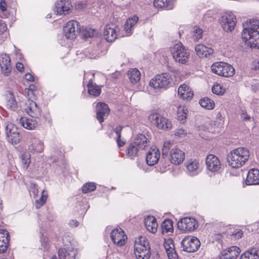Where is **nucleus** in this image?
Here are the masks:
<instances>
[{
    "instance_id": "nucleus-1",
    "label": "nucleus",
    "mask_w": 259,
    "mask_h": 259,
    "mask_svg": "<svg viewBox=\"0 0 259 259\" xmlns=\"http://www.w3.org/2000/svg\"><path fill=\"white\" fill-rule=\"evenodd\" d=\"M242 38L250 48L259 49V21L249 20L243 23Z\"/></svg>"
},
{
    "instance_id": "nucleus-2",
    "label": "nucleus",
    "mask_w": 259,
    "mask_h": 259,
    "mask_svg": "<svg viewBox=\"0 0 259 259\" xmlns=\"http://www.w3.org/2000/svg\"><path fill=\"white\" fill-rule=\"evenodd\" d=\"M249 151L247 148L239 147L230 152L227 157V162L230 166L238 168L242 166L248 161Z\"/></svg>"
},
{
    "instance_id": "nucleus-3",
    "label": "nucleus",
    "mask_w": 259,
    "mask_h": 259,
    "mask_svg": "<svg viewBox=\"0 0 259 259\" xmlns=\"http://www.w3.org/2000/svg\"><path fill=\"white\" fill-rule=\"evenodd\" d=\"M135 254L137 259H149L151 255L149 242L145 237H140L135 243Z\"/></svg>"
},
{
    "instance_id": "nucleus-4",
    "label": "nucleus",
    "mask_w": 259,
    "mask_h": 259,
    "mask_svg": "<svg viewBox=\"0 0 259 259\" xmlns=\"http://www.w3.org/2000/svg\"><path fill=\"white\" fill-rule=\"evenodd\" d=\"M171 53L175 61L181 64H185L189 60L190 52L181 42L176 44L171 49Z\"/></svg>"
},
{
    "instance_id": "nucleus-5",
    "label": "nucleus",
    "mask_w": 259,
    "mask_h": 259,
    "mask_svg": "<svg viewBox=\"0 0 259 259\" xmlns=\"http://www.w3.org/2000/svg\"><path fill=\"white\" fill-rule=\"evenodd\" d=\"M211 69L214 73L225 77L233 76L235 72V70L232 65L224 62L213 63Z\"/></svg>"
},
{
    "instance_id": "nucleus-6",
    "label": "nucleus",
    "mask_w": 259,
    "mask_h": 259,
    "mask_svg": "<svg viewBox=\"0 0 259 259\" xmlns=\"http://www.w3.org/2000/svg\"><path fill=\"white\" fill-rule=\"evenodd\" d=\"M172 82L171 76L168 73L158 74L151 79L149 85L154 89L166 90Z\"/></svg>"
},
{
    "instance_id": "nucleus-7",
    "label": "nucleus",
    "mask_w": 259,
    "mask_h": 259,
    "mask_svg": "<svg viewBox=\"0 0 259 259\" xmlns=\"http://www.w3.org/2000/svg\"><path fill=\"white\" fill-rule=\"evenodd\" d=\"M200 242L199 239L192 236H188L184 238L181 242V248L183 251L188 252H194L200 247Z\"/></svg>"
},
{
    "instance_id": "nucleus-8",
    "label": "nucleus",
    "mask_w": 259,
    "mask_h": 259,
    "mask_svg": "<svg viewBox=\"0 0 259 259\" xmlns=\"http://www.w3.org/2000/svg\"><path fill=\"white\" fill-rule=\"evenodd\" d=\"M149 119L159 129L168 130L172 127L171 121L158 113L151 114L149 116Z\"/></svg>"
},
{
    "instance_id": "nucleus-9",
    "label": "nucleus",
    "mask_w": 259,
    "mask_h": 259,
    "mask_svg": "<svg viewBox=\"0 0 259 259\" xmlns=\"http://www.w3.org/2000/svg\"><path fill=\"white\" fill-rule=\"evenodd\" d=\"M220 23L225 31H231L236 25V17L232 12L226 13L220 18Z\"/></svg>"
},
{
    "instance_id": "nucleus-10",
    "label": "nucleus",
    "mask_w": 259,
    "mask_h": 259,
    "mask_svg": "<svg viewBox=\"0 0 259 259\" xmlns=\"http://www.w3.org/2000/svg\"><path fill=\"white\" fill-rule=\"evenodd\" d=\"M79 23L76 21H69L63 28V33L68 39H75L79 32Z\"/></svg>"
},
{
    "instance_id": "nucleus-11",
    "label": "nucleus",
    "mask_w": 259,
    "mask_h": 259,
    "mask_svg": "<svg viewBox=\"0 0 259 259\" xmlns=\"http://www.w3.org/2000/svg\"><path fill=\"white\" fill-rule=\"evenodd\" d=\"M178 228L185 232H191L197 228L198 223L193 218L186 217L178 222Z\"/></svg>"
},
{
    "instance_id": "nucleus-12",
    "label": "nucleus",
    "mask_w": 259,
    "mask_h": 259,
    "mask_svg": "<svg viewBox=\"0 0 259 259\" xmlns=\"http://www.w3.org/2000/svg\"><path fill=\"white\" fill-rule=\"evenodd\" d=\"M25 111L31 117L36 119H38L41 115V110L36 102L29 98L25 102Z\"/></svg>"
},
{
    "instance_id": "nucleus-13",
    "label": "nucleus",
    "mask_w": 259,
    "mask_h": 259,
    "mask_svg": "<svg viewBox=\"0 0 259 259\" xmlns=\"http://www.w3.org/2000/svg\"><path fill=\"white\" fill-rule=\"evenodd\" d=\"M110 237L113 243L118 246H123L127 239V237L121 228L113 230L110 233Z\"/></svg>"
},
{
    "instance_id": "nucleus-14",
    "label": "nucleus",
    "mask_w": 259,
    "mask_h": 259,
    "mask_svg": "<svg viewBox=\"0 0 259 259\" xmlns=\"http://www.w3.org/2000/svg\"><path fill=\"white\" fill-rule=\"evenodd\" d=\"M72 7L68 0H60L55 4L54 12L57 15H65L69 14Z\"/></svg>"
},
{
    "instance_id": "nucleus-15",
    "label": "nucleus",
    "mask_w": 259,
    "mask_h": 259,
    "mask_svg": "<svg viewBox=\"0 0 259 259\" xmlns=\"http://www.w3.org/2000/svg\"><path fill=\"white\" fill-rule=\"evenodd\" d=\"M119 28L114 24H107L104 28V36L108 42L113 41L118 35Z\"/></svg>"
},
{
    "instance_id": "nucleus-16",
    "label": "nucleus",
    "mask_w": 259,
    "mask_h": 259,
    "mask_svg": "<svg viewBox=\"0 0 259 259\" xmlns=\"http://www.w3.org/2000/svg\"><path fill=\"white\" fill-rule=\"evenodd\" d=\"M159 150L156 146L151 147L146 154V160L148 165L153 166L156 164L159 158Z\"/></svg>"
},
{
    "instance_id": "nucleus-17",
    "label": "nucleus",
    "mask_w": 259,
    "mask_h": 259,
    "mask_svg": "<svg viewBox=\"0 0 259 259\" xmlns=\"http://www.w3.org/2000/svg\"><path fill=\"white\" fill-rule=\"evenodd\" d=\"M44 143L37 138L31 137L28 144V151L29 153H38L43 151Z\"/></svg>"
},
{
    "instance_id": "nucleus-18",
    "label": "nucleus",
    "mask_w": 259,
    "mask_h": 259,
    "mask_svg": "<svg viewBox=\"0 0 259 259\" xmlns=\"http://www.w3.org/2000/svg\"><path fill=\"white\" fill-rule=\"evenodd\" d=\"M169 160L175 165L181 164L185 158V153L178 148H172L170 151Z\"/></svg>"
},
{
    "instance_id": "nucleus-19",
    "label": "nucleus",
    "mask_w": 259,
    "mask_h": 259,
    "mask_svg": "<svg viewBox=\"0 0 259 259\" xmlns=\"http://www.w3.org/2000/svg\"><path fill=\"white\" fill-rule=\"evenodd\" d=\"M110 109L108 105L104 103H98L96 105V117L99 122H103L109 115Z\"/></svg>"
},
{
    "instance_id": "nucleus-20",
    "label": "nucleus",
    "mask_w": 259,
    "mask_h": 259,
    "mask_svg": "<svg viewBox=\"0 0 259 259\" xmlns=\"http://www.w3.org/2000/svg\"><path fill=\"white\" fill-rule=\"evenodd\" d=\"M6 134L9 142L17 144L19 142V133L12 124H8L6 126Z\"/></svg>"
},
{
    "instance_id": "nucleus-21",
    "label": "nucleus",
    "mask_w": 259,
    "mask_h": 259,
    "mask_svg": "<svg viewBox=\"0 0 259 259\" xmlns=\"http://www.w3.org/2000/svg\"><path fill=\"white\" fill-rule=\"evenodd\" d=\"M240 249L236 246H232L224 250L219 255L220 259H236L239 255Z\"/></svg>"
},
{
    "instance_id": "nucleus-22",
    "label": "nucleus",
    "mask_w": 259,
    "mask_h": 259,
    "mask_svg": "<svg viewBox=\"0 0 259 259\" xmlns=\"http://www.w3.org/2000/svg\"><path fill=\"white\" fill-rule=\"evenodd\" d=\"M205 161L207 169L211 171H217L220 168V162L218 158L214 155H208L206 158Z\"/></svg>"
},
{
    "instance_id": "nucleus-23",
    "label": "nucleus",
    "mask_w": 259,
    "mask_h": 259,
    "mask_svg": "<svg viewBox=\"0 0 259 259\" xmlns=\"http://www.w3.org/2000/svg\"><path fill=\"white\" fill-rule=\"evenodd\" d=\"M0 66L3 73L7 76L11 71V59L9 55L2 54L0 56Z\"/></svg>"
},
{
    "instance_id": "nucleus-24",
    "label": "nucleus",
    "mask_w": 259,
    "mask_h": 259,
    "mask_svg": "<svg viewBox=\"0 0 259 259\" xmlns=\"http://www.w3.org/2000/svg\"><path fill=\"white\" fill-rule=\"evenodd\" d=\"M197 55L200 58H209L212 56L213 49L202 44H198L195 47Z\"/></svg>"
},
{
    "instance_id": "nucleus-25",
    "label": "nucleus",
    "mask_w": 259,
    "mask_h": 259,
    "mask_svg": "<svg viewBox=\"0 0 259 259\" xmlns=\"http://www.w3.org/2000/svg\"><path fill=\"white\" fill-rule=\"evenodd\" d=\"M76 252L72 248H60L58 250V258L54 256L52 259H75Z\"/></svg>"
},
{
    "instance_id": "nucleus-26",
    "label": "nucleus",
    "mask_w": 259,
    "mask_h": 259,
    "mask_svg": "<svg viewBox=\"0 0 259 259\" xmlns=\"http://www.w3.org/2000/svg\"><path fill=\"white\" fill-rule=\"evenodd\" d=\"M245 183L247 185H255L259 184V170L252 168L248 172Z\"/></svg>"
},
{
    "instance_id": "nucleus-27",
    "label": "nucleus",
    "mask_w": 259,
    "mask_h": 259,
    "mask_svg": "<svg viewBox=\"0 0 259 259\" xmlns=\"http://www.w3.org/2000/svg\"><path fill=\"white\" fill-rule=\"evenodd\" d=\"M9 240V232L6 230L0 229V253H3L7 251Z\"/></svg>"
},
{
    "instance_id": "nucleus-28",
    "label": "nucleus",
    "mask_w": 259,
    "mask_h": 259,
    "mask_svg": "<svg viewBox=\"0 0 259 259\" xmlns=\"http://www.w3.org/2000/svg\"><path fill=\"white\" fill-rule=\"evenodd\" d=\"M179 96L183 100H190L192 99L194 93L191 89L186 84H181L178 88Z\"/></svg>"
},
{
    "instance_id": "nucleus-29",
    "label": "nucleus",
    "mask_w": 259,
    "mask_h": 259,
    "mask_svg": "<svg viewBox=\"0 0 259 259\" xmlns=\"http://www.w3.org/2000/svg\"><path fill=\"white\" fill-rule=\"evenodd\" d=\"M186 168L188 174L191 176L197 175L201 171L200 163L196 160L191 159L189 160L187 163Z\"/></svg>"
},
{
    "instance_id": "nucleus-30",
    "label": "nucleus",
    "mask_w": 259,
    "mask_h": 259,
    "mask_svg": "<svg viewBox=\"0 0 259 259\" xmlns=\"http://www.w3.org/2000/svg\"><path fill=\"white\" fill-rule=\"evenodd\" d=\"M144 224L145 228L150 232L155 233L157 232L158 224L153 216L148 215L145 218Z\"/></svg>"
},
{
    "instance_id": "nucleus-31",
    "label": "nucleus",
    "mask_w": 259,
    "mask_h": 259,
    "mask_svg": "<svg viewBox=\"0 0 259 259\" xmlns=\"http://www.w3.org/2000/svg\"><path fill=\"white\" fill-rule=\"evenodd\" d=\"M38 123V119L33 118H28L25 117H22L19 119V123L24 128L32 130L37 125Z\"/></svg>"
},
{
    "instance_id": "nucleus-32",
    "label": "nucleus",
    "mask_w": 259,
    "mask_h": 259,
    "mask_svg": "<svg viewBox=\"0 0 259 259\" xmlns=\"http://www.w3.org/2000/svg\"><path fill=\"white\" fill-rule=\"evenodd\" d=\"M239 259H259V248L253 247L247 250Z\"/></svg>"
},
{
    "instance_id": "nucleus-33",
    "label": "nucleus",
    "mask_w": 259,
    "mask_h": 259,
    "mask_svg": "<svg viewBox=\"0 0 259 259\" xmlns=\"http://www.w3.org/2000/svg\"><path fill=\"white\" fill-rule=\"evenodd\" d=\"M153 5L155 8L166 10H171L174 7L172 0H154Z\"/></svg>"
},
{
    "instance_id": "nucleus-34",
    "label": "nucleus",
    "mask_w": 259,
    "mask_h": 259,
    "mask_svg": "<svg viewBox=\"0 0 259 259\" xmlns=\"http://www.w3.org/2000/svg\"><path fill=\"white\" fill-rule=\"evenodd\" d=\"M148 142H149L148 141ZM139 149H145L148 144L147 138L143 134L138 135L132 141Z\"/></svg>"
},
{
    "instance_id": "nucleus-35",
    "label": "nucleus",
    "mask_w": 259,
    "mask_h": 259,
    "mask_svg": "<svg viewBox=\"0 0 259 259\" xmlns=\"http://www.w3.org/2000/svg\"><path fill=\"white\" fill-rule=\"evenodd\" d=\"M88 89L89 94L94 97L98 96L101 93L100 88L93 83V78H90L88 84Z\"/></svg>"
},
{
    "instance_id": "nucleus-36",
    "label": "nucleus",
    "mask_w": 259,
    "mask_h": 259,
    "mask_svg": "<svg viewBox=\"0 0 259 259\" xmlns=\"http://www.w3.org/2000/svg\"><path fill=\"white\" fill-rule=\"evenodd\" d=\"M139 18L137 16H134L129 18L126 21L124 26V30L127 34L131 33L132 28L137 23Z\"/></svg>"
},
{
    "instance_id": "nucleus-37",
    "label": "nucleus",
    "mask_w": 259,
    "mask_h": 259,
    "mask_svg": "<svg viewBox=\"0 0 259 259\" xmlns=\"http://www.w3.org/2000/svg\"><path fill=\"white\" fill-rule=\"evenodd\" d=\"M161 233L164 234L172 232L174 230L172 221L169 219L164 220L161 225Z\"/></svg>"
},
{
    "instance_id": "nucleus-38",
    "label": "nucleus",
    "mask_w": 259,
    "mask_h": 259,
    "mask_svg": "<svg viewBox=\"0 0 259 259\" xmlns=\"http://www.w3.org/2000/svg\"><path fill=\"white\" fill-rule=\"evenodd\" d=\"M127 75L130 81L132 83H135L140 80L141 73L137 69L134 68L128 71Z\"/></svg>"
},
{
    "instance_id": "nucleus-39",
    "label": "nucleus",
    "mask_w": 259,
    "mask_h": 259,
    "mask_svg": "<svg viewBox=\"0 0 259 259\" xmlns=\"http://www.w3.org/2000/svg\"><path fill=\"white\" fill-rule=\"evenodd\" d=\"M199 103L202 107L207 110L213 109L215 105L214 102L207 97L201 99L199 100Z\"/></svg>"
},
{
    "instance_id": "nucleus-40",
    "label": "nucleus",
    "mask_w": 259,
    "mask_h": 259,
    "mask_svg": "<svg viewBox=\"0 0 259 259\" xmlns=\"http://www.w3.org/2000/svg\"><path fill=\"white\" fill-rule=\"evenodd\" d=\"M140 150L133 142H131L125 151L126 155L131 159H133L137 154V153Z\"/></svg>"
},
{
    "instance_id": "nucleus-41",
    "label": "nucleus",
    "mask_w": 259,
    "mask_h": 259,
    "mask_svg": "<svg viewBox=\"0 0 259 259\" xmlns=\"http://www.w3.org/2000/svg\"><path fill=\"white\" fill-rule=\"evenodd\" d=\"M8 98L6 103L7 108L12 111L16 110L17 109L18 105L14 95L11 92L9 94Z\"/></svg>"
},
{
    "instance_id": "nucleus-42",
    "label": "nucleus",
    "mask_w": 259,
    "mask_h": 259,
    "mask_svg": "<svg viewBox=\"0 0 259 259\" xmlns=\"http://www.w3.org/2000/svg\"><path fill=\"white\" fill-rule=\"evenodd\" d=\"M22 165L24 169H27L30 163L31 155L30 153L23 152L20 155Z\"/></svg>"
},
{
    "instance_id": "nucleus-43",
    "label": "nucleus",
    "mask_w": 259,
    "mask_h": 259,
    "mask_svg": "<svg viewBox=\"0 0 259 259\" xmlns=\"http://www.w3.org/2000/svg\"><path fill=\"white\" fill-rule=\"evenodd\" d=\"M188 111L183 106H179L177 107V117L178 120L184 121L186 119Z\"/></svg>"
},
{
    "instance_id": "nucleus-44",
    "label": "nucleus",
    "mask_w": 259,
    "mask_h": 259,
    "mask_svg": "<svg viewBox=\"0 0 259 259\" xmlns=\"http://www.w3.org/2000/svg\"><path fill=\"white\" fill-rule=\"evenodd\" d=\"M123 128L122 126H118L114 129V132L116 135V142L119 147H122L125 144V141L121 139V132Z\"/></svg>"
},
{
    "instance_id": "nucleus-45",
    "label": "nucleus",
    "mask_w": 259,
    "mask_h": 259,
    "mask_svg": "<svg viewBox=\"0 0 259 259\" xmlns=\"http://www.w3.org/2000/svg\"><path fill=\"white\" fill-rule=\"evenodd\" d=\"M96 188V186L95 183L89 182L83 185L82 187V191L84 193H88L94 191Z\"/></svg>"
},
{
    "instance_id": "nucleus-46",
    "label": "nucleus",
    "mask_w": 259,
    "mask_h": 259,
    "mask_svg": "<svg viewBox=\"0 0 259 259\" xmlns=\"http://www.w3.org/2000/svg\"><path fill=\"white\" fill-rule=\"evenodd\" d=\"M7 5L5 0H1L0 1V17L3 18L7 17L8 13L7 12Z\"/></svg>"
},
{
    "instance_id": "nucleus-47",
    "label": "nucleus",
    "mask_w": 259,
    "mask_h": 259,
    "mask_svg": "<svg viewBox=\"0 0 259 259\" xmlns=\"http://www.w3.org/2000/svg\"><path fill=\"white\" fill-rule=\"evenodd\" d=\"M212 92L213 94L218 95H223L225 92V89L222 85L215 84L212 88Z\"/></svg>"
},
{
    "instance_id": "nucleus-48",
    "label": "nucleus",
    "mask_w": 259,
    "mask_h": 259,
    "mask_svg": "<svg viewBox=\"0 0 259 259\" xmlns=\"http://www.w3.org/2000/svg\"><path fill=\"white\" fill-rule=\"evenodd\" d=\"M47 198V196L44 194V191H42L41 197L35 201L36 208L38 209L41 207L45 203Z\"/></svg>"
},
{
    "instance_id": "nucleus-49",
    "label": "nucleus",
    "mask_w": 259,
    "mask_h": 259,
    "mask_svg": "<svg viewBox=\"0 0 259 259\" xmlns=\"http://www.w3.org/2000/svg\"><path fill=\"white\" fill-rule=\"evenodd\" d=\"M202 32L203 30L199 28H194V30L193 32V38L194 40H198L199 39L202 38Z\"/></svg>"
},
{
    "instance_id": "nucleus-50",
    "label": "nucleus",
    "mask_w": 259,
    "mask_h": 259,
    "mask_svg": "<svg viewBox=\"0 0 259 259\" xmlns=\"http://www.w3.org/2000/svg\"><path fill=\"white\" fill-rule=\"evenodd\" d=\"M164 246L166 252H167L175 247L174 241L171 239H168L164 241Z\"/></svg>"
},
{
    "instance_id": "nucleus-51",
    "label": "nucleus",
    "mask_w": 259,
    "mask_h": 259,
    "mask_svg": "<svg viewBox=\"0 0 259 259\" xmlns=\"http://www.w3.org/2000/svg\"><path fill=\"white\" fill-rule=\"evenodd\" d=\"M171 147V143L169 141L164 142L162 148V155L167 156Z\"/></svg>"
},
{
    "instance_id": "nucleus-52",
    "label": "nucleus",
    "mask_w": 259,
    "mask_h": 259,
    "mask_svg": "<svg viewBox=\"0 0 259 259\" xmlns=\"http://www.w3.org/2000/svg\"><path fill=\"white\" fill-rule=\"evenodd\" d=\"M167 256L169 259H178V255L176 252L175 247L166 252Z\"/></svg>"
},
{
    "instance_id": "nucleus-53",
    "label": "nucleus",
    "mask_w": 259,
    "mask_h": 259,
    "mask_svg": "<svg viewBox=\"0 0 259 259\" xmlns=\"http://www.w3.org/2000/svg\"><path fill=\"white\" fill-rule=\"evenodd\" d=\"M243 234V231L239 229H235L232 233V236H233L235 239L241 238Z\"/></svg>"
},
{
    "instance_id": "nucleus-54",
    "label": "nucleus",
    "mask_w": 259,
    "mask_h": 259,
    "mask_svg": "<svg viewBox=\"0 0 259 259\" xmlns=\"http://www.w3.org/2000/svg\"><path fill=\"white\" fill-rule=\"evenodd\" d=\"M40 242L41 246L45 249H47L49 247L48 239L47 237L42 236L40 237Z\"/></svg>"
},
{
    "instance_id": "nucleus-55",
    "label": "nucleus",
    "mask_w": 259,
    "mask_h": 259,
    "mask_svg": "<svg viewBox=\"0 0 259 259\" xmlns=\"http://www.w3.org/2000/svg\"><path fill=\"white\" fill-rule=\"evenodd\" d=\"M94 30L89 29L88 30H86L85 32L84 33V36L85 37H91L94 35Z\"/></svg>"
},
{
    "instance_id": "nucleus-56",
    "label": "nucleus",
    "mask_w": 259,
    "mask_h": 259,
    "mask_svg": "<svg viewBox=\"0 0 259 259\" xmlns=\"http://www.w3.org/2000/svg\"><path fill=\"white\" fill-rule=\"evenodd\" d=\"M186 134V132L183 129H179L175 133V135L178 137H183Z\"/></svg>"
},
{
    "instance_id": "nucleus-57",
    "label": "nucleus",
    "mask_w": 259,
    "mask_h": 259,
    "mask_svg": "<svg viewBox=\"0 0 259 259\" xmlns=\"http://www.w3.org/2000/svg\"><path fill=\"white\" fill-rule=\"evenodd\" d=\"M7 29V26L6 23L1 22L0 23V32L3 33Z\"/></svg>"
},
{
    "instance_id": "nucleus-58",
    "label": "nucleus",
    "mask_w": 259,
    "mask_h": 259,
    "mask_svg": "<svg viewBox=\"0 0 259 259\" xmlns=\"http://www.w3.org/2000/svg\"><path fill=\"white\" fill-rule=\"evenodd\" d=\"M69 225L72 227H77L79 225V222L76 220H72L69 223Z\"/></svg>"
},
{
    "instance_id": "nucleus-59",
    "label": "nucleus",
    "mask_w": 259,
    "mask_h": 259,
    "mask_svg": "<svg viewBox=\"0 0 259 259\" xmlns=\"http://www.w3.org/2000/svg\"><path fill=\"white\" fill-rule=\"evenodd\" d=\"M25 78L27 80L29 81H34V77L33 75L30 73H26L25 74Z\"/></svg>"
},
{
    "instance_id": "nucleus-60",
    "label": "nucleus",
    "mask_w": 259,
    "mask_h": 259,
    "mask_svg": "<svg viewBox=\"0 0 259 259\" xmlns=\"http://www.w3.org/2000/svg\"><path fill=\"white\" fill-rule=\"evenodd\" d=\"M16 68L19 71L22 72V71H23V70H24V65L21 63H20V62L17 63L16 64Z\"/></svg>"
},
{
    "instance_id": "nucleus-61",
    "label": "nucleus",
    "mask_w": 259,
    "mask_h": 259,
    "mask_svg": "<svg viewBox=\"0 0 259 259\" xmlns=\"http://www.w3.org/2000/svg\"><path fill=\"white\" fill-rule=\"evenodd\" d=\"M242 118L245 120H249L250 119V116H248L246 112H243L241 115Z\"/></svg>"
},
{
    "instance_id": "nucleus-62",
    "label": "nucleus",
    "mask_w": 259,
    "mask_h": 259,
    "mask_svg": "<svg viewBox=\"0 0 259 259\" xmlns=\"http://www.w3.org/2000/svg\"><path fill=\"white\" fill-rule=\"evenodd\" d=\"M254 69L259 71V61L254 62Z\"/></svg>"
},
{
    "instance_id": "nucleus-63",
    "label": "nucleus",
    "mask_w": 259,
    "mask_h": 259,
    "mask_svg": "<svg viewBox=\"0 0 259 259\" xmlns=\"http://www.w3.org/2000/svg\"><path fill=\"white\" fill-rule=\"evenodd\" d=\"M252 89L254 92H256L257 90H259V83H256L252 85Z\"/></svg>"
},
{
    "instance_id": "nucleus-64",
    "label": "nucleus",
    "mask_w": 259,
    "mask_h": 259,
    "mask_svg": "<svg viewBox=\"0 0 259 259\" xmlns=\"http://www.w3.org/2000/svg\"><path fill=\"white\" fill-rule=\"evenodd\" d=\"M35 88L34 85L33 84H30L29 87V89H28V93H29V92H31V94H33V91L34 90Z\"/></svg>"
}]
</instances>
